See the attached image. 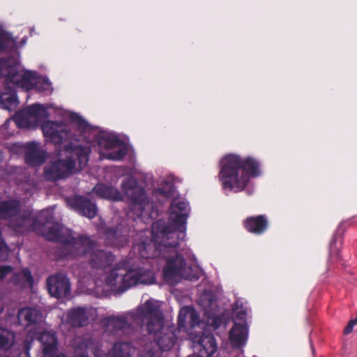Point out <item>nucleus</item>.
<instances>
[{
  "label": "nucleus",
  "mask_w": 357,
  "mask_h": 357,
  "mask_svg": "<svg viewBox=\"0 0 357 357\" xmlns=\"http://www.w3.org/2000/svg\"><path fill=\"white\" fill-rule=\"evenodd\" d=\"M220 180L225 189L234 192L243 190L250 176L260 174L259 163L251 158H243L236 154H227L221 161Z\"/></svg>",
  "instance_id": "nucleus-1"
},
{
  "label": "nucleus",
  "mask_w": 357,
  "mask_h": 357,
  "mask_svg": "<svg viewBox=\"0 0 357 357\" xmlns=\"http://www.w3.org/2000/svg\"><path fill=\"white\" fill-rule=\"evenodd\" d=\"M188 213V204L184 200L176 199L173 201L169 209V220L171 227L174 228L173 231L165 229L158 232V224L153 225V242L156 250L161 252L163 249L162 244L164 248L167 245L174 247L178 243L176 239L183 238Z\"/></svg>",
  "instance_id": "nucleus-2"
},
{
  "label": "nucleus",
  "mask_w": 357,
  "mask_h": 357,
  "mask_svg": "<svg viewBox=\"0 0 357 357\" xmlns=\"http://www.w3.org/2000/svg\"><path fill=\"white\" fill-rule=\"evenodd\" d=\"M0 75L5 77L6 84L10 83L26 90H52L51 82L47 77L40 76L34 71L26 70L12 61H0Z\"/></svg>",
  "instance_id": "nucleus-3"
},
{
  "label": "nucleus",
  "mask_w": 357,
  "mask_h": 357,
  "mask_svg": "<svg viewBox=\"0 0 357 357\" xmlns=\"http://www.w3.org/2000/svg\"><path fill=\"white\" fill-rule=\"evenodd\" d=\"M90 149L76 146L61 151L46 170L48 176L59 178L81 170L87 163Z\"/></svg>",
  "instance_id": "nucleus-4"
},
{
  "label": "nucleus",
  "mask_w": 357,
  "mask_h": 357,
  "mask_svg": "<svg viewBox=\"0 0 357 357\" xmlns=\"http://www.w3.org/2000/svg\"><path fill=\"white\" fill-rule=\"evenodd\" d=\"M121 188L122 193H119L110 187L98 185L94 188L93 191L98 195L106 199L121 200L128 198L131 199L135 202L133 209L135 211L142 209L146 204L143 190L136 184L132 178H128L123 181Z\"/></svg>",
  "instance_id": "nucleus-5"
},
{
  "label": "nucleus",
  "mask_w": 357,
  "mask_h": 357,
  "mask_svg": "<svg viewBox=\"0 0 357 357\" xmlns=\"http://www.w3.org/2000/svg\"><path fill=\"white\" fill-rule=\"evenodd\" d=\"M200 275H202L200 270L194 271L191 267L186 266L183 259L178 255L168 259L164 268V278L171 283L180 277L192 280L199 278Z\"/></svg>",
  "instance_id": "nucleus-6"
},
{
  "label": "nucleus",
  "mask_w": 357,
  "mask_h": 357,
  "mask_svg": "<svg viewBox=\"0 0 357 357\" xmlns=\"http://www.w3.org/2000/svg\"><path fill=\"white\" fill-rule=\"evenodd\" d=\"M100 153L102 158L120 160L126 153V146L115 136L107 132H101L97 137Z\"/></svg>",
  "instance_id": "nucleus-7"
},
{
  "label": "nucleus",
  "mask_w": 357,
  "mask_h": 357,
  "mask_svg": "<svg viewBox=\"0 0 357 357\" xmlns=\"http://www.w3.org/2000/svg\"><path fill=\"white\" fill-rule=\"evenodd\" d=\"M47 116V108L40 105H34L17 113L15 121L21 128H34Z\"/></svg>",
  "instance_id": "nucleus-8"
},
{
  "label": "nucleus",
  "mask_w": 357,
  "mask_h": 357,
  "mask_svg": "<svg viewBox=\"0 0 357 357\" xmlns=\"http://www.w3.org/2000/svg\"><path fill=\"white\" fill-rule=\"evenodd\" d=\"M136 275V272L127 271L124 268L114 269L106 276L105 283L111 290L123 291L127 288L135 285L137 280L132 278Z\"/></svg>",
  "instance_id": "nucleus-9"
},
{
  "label": "nucleus",
  "mask_w": 357,
  "mask_h": 357,
  "mask_svg": "<svg viewBox=\"0 0 357 357\" xmlns=\"http://www.w3.org/2000/svg\"><path fill=\"white\" fill-rule=\"evenodd\" d=\"M159 303L156 301H146L139 310V317L146 319V329L150 333H156L161 329L167 331L162 326V314L158 311Z\"/></svg>",
  "instance_id": "nucleus-10"
},
{
  "label": "nucleus",
  "mask_w": 357,
  "mask_h": 357,
  "mask_svg": "<svg viewBox=\"0 0 357 357\" xmlns=\"http://www.w3.org/2000/svg\"><path fill=\"white\" fill-rule=\"evenodd\" d=\"M246 312L238 310L234 312V326L229 332V340L234 347H240L246 342L248 331L246 324Z\"/></svg>",
  "instance_id": "nucleus-11"
},
{
  "label": "nucleus",
  "mask_w": 357,
  "mask_h": 357,
  "mask_svg": "<svg viewBox=\"0 0 357 357\" xmlns=\"http://www.w3.org/2000/svg\"><path fill=\"white\" fill-rule=\"evenodd\" d=\"M190 339L193 343V349L199 357H209L216 351L215 341L210 335L200 336L190 333Z\"/></svg>",
  "instance_id": "nucleus-12"
},
{
  "label": "nucleus",
  "mask_w": 357,
  "mask_h": 357,
  "mask_svg": "<svg viewBox=\"0 0 357 357\" xmlns=\"http://www.w3.org/2000/svg\"><path fill=\"white\" fill-rule=\"evenodd\" d=\"M42 130L45 139L55 144L61 142L68 137L66 126L53 121H47L43 123Z\"/></svg>",
  "instance_id": "nucleus-13"
},
{
  "label": "nucleus",
  "mask_w": 357,
  "mask_h": 357,
  "mask_svg": "<svg viewBox=\"0 0 357 357\" xmlns=\"http://www.w3.org/2000/svg\"><path fill=\"white\" fill-rule=\"evenodd\" d=\"M48 290L51 296L61 298L66 296L70 290L69 281L64 275H54L47 280Z\"/></svg>",
  "instance_id": "nucleus-14"
},
{
  "label": "nucleus",
  "mask_w": 357,
  "mask_h": 357,
  "mask_svg": "<svg viewBox=\"0 0 357 357\" xmlns=\"http://www.w3.org/2000/svg\"><path fill=\"white\" fill-rule=\"evenodd\" d=\"M26 151V162L29 165H38L43 162L45 158V153L38 149L37 143L30 142L27 144Z\"/></svg>",
  "instance_id": "nucleus-15"
},
{
  "label": "nucleus",
  "mask_w": 357,
  "mask_h": 357,
  "mask_svg": "<svg viewBox=\"0 0 357 357\" xmlns=\"http://www.w3.org/2000/svg\"><path fill=\"white\" fill-rule=\"evenodd\" d=\"M178 325L180 327L194 328L197 324V315L192 307H183L178 315Z\"/></svg>",
  "instance_id": "nucleus-16"
},
{
  "label": "nucleus",
  "mask_w": 357,
  "mask_h": 357,
  "mask_svg": "<svg viewBox=\"0 0 357 357\" xmlns=\"http://www.w3.org/2000/svg\"><path fill=\"white\" fill-rule=\"evenodd\" d=\"M245 227L252 233L261 234L267 227V220L261 215L249 218L245 221Z\"/></svg>",
  "instance_id": "nucleus-17"
},
{
  "label": "nucleus",
  "mask_w": 357,
  "mask_h": 357,
  "mask_svg": "<svg viewBox=\"0 0 357 357\" xmlns=\"http://www.w3.org/2000/svg\"><path fill=\"white\" fill-rule=\"evenodd\" d=\"M134 349L127 343L116 344L113 350L105 356H100L98 352L95 354L96 357H130Z\"/></svg>",
  "instance_id": "nucleus-18"
},
{
  "label": "nucleus",
  "mask_w": 357,
  "mask_h": 357,
  "mask_svg": "<svg viewBox=\"0 0 357 357\" xmlns=\"http://www.w3.org/2000/svg\"><path fill=\"white\" fill-rule=\"evenodd\" d=\"M77 210L83 215H85L89 218H92L96 214V206L83 197H77L75 199Z\"/></svg>",
  "instance_id": "nucleus-19"
},
{
  "label": "nucleus",
  "mask_w": 357,
  "mask_h": 357,
  "mask_svg": "<svg viewBox=\"0 0 357 357\" xmlns=\"http://www.w3.org/2000/svg\"><path fill=\"white\" fill-rule=\"evenodd\" d=\"M17 98L15 93L11 89L8 91L0 93V107L8 109L13 110L17 106Z\"/></svg>",
  "instance_id": "nucleus-20"
},
{
  "label": "nucleus",
  "mask_w": 357,
  "mask_h": 357,
  "mask_svg": "<svg viewBox=\"0 0 357 357\" xmlns=\"http://www.w3.org/2000/svg\"><path fill=\"white\" fill-rule=\"evenodd\" d=\"M40 317L39 312L31 308L22 309L18 314L19 321L22 325L29 326L38 321Z\"/></svg>",
  "instance_id": "nucleus-21"
},
{
  "label": "nucleus",
  "mask_w": 357,
  "mask_h": 357,
  "mask_svg": "<svg viewBox=\"0 0 357 357\" xmlns=\"http://www.w3.org/2000/svg\"><path fill=\"white\" fill-rule=\"evenodd\" d=\"M87 319L85 312L82 308L75 309L69 312L67 315L66 321L74 326L84 325Z\"/></svg>",
  "instance_id": "nucleus-22"
},
{
  "label": "nucleus",
  "mask_w": 357,
  "mask_h": 357,
  "mask_svg": "<svg viewBox=\"0 0 357 357\" xmlns=\"http://www.w3.org/2000/svg\"><path fill=\"white\" fill-rule=\"evenodd\" d=\"M39 340L43 346V352L45 355L52 353L55 349L56 340L53 334L45 332L39 337Z\"/></svg>",
  "instance_id": "nucleus-23"
},
{
  "label": "nucleus",
  "mask_w": 357,
  "mask_h": 357,
  "mask_svg": "<svg viewBox=\"0 0 357 357\" xmlns=\"http://www.w3.org/2000/svg\"><path fill=\"white\" fill-rule=\"evenodd\" d=\"M91 248V241L87 238L76 240L71 246L75 255L85 254Z\"/></svg>",
  "instance_id": "nucleus-24"
},
{
  "label": "nucleus",
  "mask_w": 357,
  "mask_h": 357,
  "mask_svg": "<svg viewBox=\"0 0 357 357\" xmlns=\"http://www.w3.org/2000/svg\"><path fill=\"white\" fill-rule=\"evenodd\" d=\"M157 343L163 350L170 349L174 344L173 334L172 333L165 332L164 336L158 337Z\"/></svg>",
  "instance_id": "nucleus-25"
},
{
  "label": "nucleus",
  "mask_w": 357,
  "mask_h": 357,
  "mask_svg": "<svg viewBox=\"0 0 357 357\" xmlns=\"http://www.w3.org/2000/svg\"><path fill=\"white\" fill-rule=\"evenodd\" d=\"M14 335L8 330L0 329V349H8L13 342Z\"/></svg>",
  "instance_id": "nucleus-26"
},
{
  "label": "nucleus",
  "mask_w": 357,
  "mask_h": 357,
  "mask_svg": "<svg viewBox=\"0 0 357 357\" xmlns=\"http://www.w3.org/2000/svg\"><path fill=\"white\" fill-rule=\"evenodd\" d=\"M132 271H135L137 273V275L132 278L137 279V280L135 284L139 283L149 284L155 282L154 276L151 272H141L135 270H132Z\"/></svg>",
  "instance_id": "nucleus-27"
},
{
  "label": "nucleus",
  "mask_w": 357,
  "mask_h": 357,
  "mask_svg": "<svg viewBox=\"0 0 357 357\" xmlns=\"http://www.w3.org/2000/svg\"><path fill=\"white\" fill-rule=\"evenodd\" d=\"M15 203L13 202L0 203V216L6 218L11 215L15 211Z\"/></svg>",
  "instance_id": "nucleus-28"
},
{
  "label": "nucleus",
  "mask_w": 357,
  "mask_h": 357,
  "mask_svg": "<svg viewBox=\"0 0 357 357\" xmlns=\"http://www.w3.org/2000/svg\"><path fill=\"white\" fill-rule=\"evenodd\" d=\"M13 281L15 282H26L31 283V276L29 271L25 270L23 271L20 274L14 275Z\"/></svg>",
  "instance_id": "nucleus-29"
},
{
  "label": "nucleus",
  "mask_w": 357,
  "mask_h": 357,
  "mask_svg": "<svg viewBox=\"0 0 357 357\" xmlns=\"http://www.w3.org/2000/svg\"><path fill=\"white\" fill-rule=\"evenodd\" d=\"M42 234L48 240H56L59 238L57 234V229L54 230V231L42 232Z\"/></svg>",
  "instance_id": "nucleus-30"
},
{
  "label": "nucleus",
  "mask_w": 357,
  "mask_h": 357,
  "mask_svg": "<svg viewBox=\"0 0 357 357\" xmlns=\"http://www.w3.org/2000/svg\"><path fill=\"white\" fill-rule=\"evenodd\" d=\"M357 324V317L351 320L348 325L345 327L344 333V334L347 335L350 333H351L354 330V326Z\"/></svg>",
  "instance_id": "nucleus-31"
},
{
  "label": "nucleus",
  "mask_w": 357,
  "mask_h": 357,
  "mask_svg": "<svg viewBox=\"0 0 357 357\" xmlns=\"http://www.w3.org/2000/svg\"><path fill=\"white\" fill-rule=\"evenodd\" d=\"M8 275H13L12 270L10 267L0 268V279H4Z\"/></svg>",
  "instance_id": "nucleus-32"
},
{
  "label": "nucleus",
  "mask_w": 357,
  "mask_h": 357,
  "mask_svg": "<svg viewBox=\"0 0 357 357\" xmlns=\"http://www.w3.org/2000/svg\"><path fill=\"white\" fill-rule=\"evenodd\" d=\"M8 43L12 44L13 41L8 40L5 35H0V51L3 50Z\"/></svg>",
  "instance_id": "nucleus-33"
},
{
  "label": "nucleus",
  "mask_w": 357,
  "mask_h": 357,
  "mask_svg": "<svg viewBox=\"0 0 357 357\" xmlns=\"http://www.w3.org/2000/svg\"><path fill=\"white\" fill-rule=\"evenodd\" d=\"M206 324L216 328L219 325V319L215 317H208L206 320Z\"/></svg>",
  "instance_id": "nucleus-34"
},
{
  "label": "nucleus",
  "mask_w": 357,
  "mask_h": 357,
  "mask_svg": "<svg viewBox=\"0 0 357 357\" xmlns=\"http://www.w3.org/2000/svg\"><path fill=\"white\" fill-rule=\"evenodd\" d=\"M70 116L73 121L77 123L80 126H84L85 123L84 120L81 119L80 116L75 114H70Z\"/></svg>",
  "instance_id": "nucleus-35"
},
{
  "label": "nucleus",
  "mask_w": 357,
  "mask_h": 357,
  "mask_svg": "<svg viewBox=\"0 0 357 357\" xmlns=\"http://www.w3.org/2000/svg\"><path fill=\"white\" fill-rule=\"evenodd\" d=\"M0 252L1 253V257L6 258L8 255V250L6 246L1 245L0 246Z\"/></svg>",
  "instance_id": "nucleus-36"
},
{
  "label": "nucleus",
  "mask_w": 357,
  "mask_h": 357,
  "mask_svg": "<svg viewBox=\"0 0 357 357\" xmlns=\"http://www.w3.org/2000/svg\"><path fill=\"white\" fill-rule=\"evenodd\" d=\"M93 257H97V259L102 262V261L105 258V255L102 252H99L95 254Z\"/></svg>",
  "instance_id": "nucleus-37"
},
{
  "label": "nucleus",
  "mask_w": 357,
  "mask_h": 357,
  "mask_svg": "<svg viewBox=\"0 0 357 357\" xmlns=\"http://www.w3.org/2000/svg\"><path fill=\"white\" fill-rule=\"evenodd\" d=\"M142 256L144 257H150L149 255H146L144 254H142Z\"/></svg>",
  "instance_id": "nucleus-38"
},
{
  "label": "nucleus",
  "mask_w": 357,
  "mask_h": 357,
  "mask_svg": "<svg viewBox=\"0 0 357 357\" xmlns=\"http://www.w3.org/2000/svg\"><path fill=\"white\" fill-rule=\"evenodd\" d=\"M92 261H93V262L94 264H96V261L95 259H93H93H92Z\"/></svg>",
  "instance_id": "nucleus-39"
},
{
  "label": "nucleus",
  "mask_w": 357,
  "mask_h": 357,
  "mask_svg": "<svg viewBox=\"0 0 357 357\" xmlns=\"http://www.w3.org/2000/svg\"><path fill=\"white\" fill-rule=\"evenodd\" d=\"M156 256H158V255H157V254H154V255H151V257H156Z\"/></svg>",
  "instance_id": "nucleus-40"
},
{
  "label": "nucleus",
  "mask_w": 357,
  "mask_h": 357,
  "mask_svg": "<svg viewBox=\"0 0 357 357\" xmlns=\"http://www.w3.org/2000/svg\"><path fill=\"white\" fill-rule=\"evenodd\" d=\"M57 357H65L63 355H59Z\"/></svg>",
  "instance_id": "nucleus-41"
}]
</instances>
